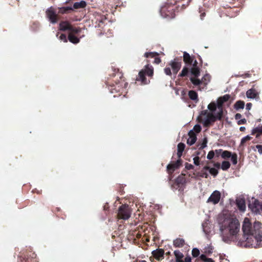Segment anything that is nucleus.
Returning <instances> with one entry per match:
<instances>
[{
  "label": "nucleus",
  "mask_w": 262,
  "mask_h": 262,
  "mask_svg": "<svg viewBox=\"0 0 262 262\" xmlns=\"http://www.w3.org/2000/svg\"><path fill=\"white\" fill-rule=\"evenodd\" d=\"M219 229L223 239L236 236L240 230L238 220L232 216L221 215L219 219Z\"/></svg>",
  "instance_id": "f257e3e1"
},
{
  "label": "nucleus",
  "mask_w": 262,
  "mask_h": 262,
  "mask_svg": "<svg viewBox=\"0 0 262 262\" xmlns=\"http://www.w3.org/2000/svg\"><path fill=\"white\" fill-rule=\"evenodd\" d=\"M230 98L229 95H225L220 97L217 100V105L214 102H212L208 105V108L210 111L214 112L217 109V117L222 118L223 115L222 105L225 102L227 101Z\"/></svg>",
  "instance_id": "f03ea898"
},
{
  "label": "nucleus",
  "mask_w": 262,
  "mask_h": 262,
  "mask_svg": "<svg viewBox=\"0 0 262 262\" xmlns=\"http://www.w3.org/2000/svg\"><path fill=\"white\" fill-rule=\"evenodd\" d=\"M213 112L205 110L203 111L199 117V119L200 122H201L204 126H207L211 122L215 121L216 119L220 120L221 118L217 117V112L213 114Z\"/></svg>",
  "instance_id": "7ed1b4c3"
},
{
  "label": "nucleus",
  "mask_w": 262,
  "mask_h": 262,
  "mask_svg": "<svg viewBox=\"0 0 262 262\" xmlns=\"http://www.w3.org/2000/svg\"><path fill=\"white\" fill-rule=\"evenodd\" d=\"M253 235L255 236V240L257 243H251V245L255 247L262 246V225L258 222H255L253 224Z\"/></svg>",
  "instance_id": "20e7f679"
},
{
  "label": "nucleus",
  "mask_w": 262,
  "mask_h": 262,
  "mask_svg": "<svg viewBox=\"0 0 262 262\" xmlns=\"http://www.w3.org/2000/svg\"><path fill=\"white\" fill-rule=\"evenodd\" d=\"M154 73L153 68L151 66L147 65L145 67L144 71H141L139 73V80H140L144 84H147L148 81H147L144 77V74H146L149 76H152Z\"/></svg>",
  "instance_id": "39448f33"
},
{
  "label": "nucleus",
  "mask_w": 262,
  "mask_h": 262,
  "mask_svg": "<svg viewBox=\"0 0 262 262\" xmlns=\"http://www.w3.org/2000/svg\"><path fill=\"white\" fill-rule=\"evenodd\" d=\"M242 230L245 235H251L253 232V225H252L250 220L246 217L244 219L242 225Z\"/></svg>",
  "instance_id": "423d86ee"
},
{
  "label": "nucleus",
  "mask_w": 262,
  "mask_h": 262,
  "mask_svg": "<svg viewBox=\"0 0 262 262\" xmlns=\"http://www.w3.org/2000/svg\"><path fill=\"white\" fill-rule=\"evenodd\" d=\"M131 210L130 208L126 205L121 206L118 211V216L123 220H127L130 216Z\"/></svg>",
  "instance_id": "0eeeda50"
},
{
  "label": "nucleus",
  "mask_w": 262,
  "mask_h": 262,
  "mask_svg": "<svg viewBox=\"0 0 262 262\" xmlns=\"http://www.w3.org/2000/svg\"><path fill=\"white\" fill-rule=\"evenodd\" d=\"M249 208L253 212L258 213L262 210V205L258 200L252 198L250 201Z\"/></svg>",
  "instance_id": "6e6552de"
},
{
  "label": "nucleus",
  "mask_w": 262,
  "mask_h": 262,
  "mask_svg": "<svg viewBox=\"0 0 262 262\" xmlns=\"http://www.w3.org/2000/svg\"><path fill=\"white\" fill-rule=\"evenodd\" d=\"M221 193L218 190H215L214 191L210 197L208 199L207 202V203H210L213 204H217L221 199Z\"/></svg>",
  "instance_id": "1a4fd4ad"
},
{
  "label": "nucleus",
  "mask_w": 262,
  "mask_h": 262,
  "mask_svg": "<svg viewBox=\"0 0 262 262\" xmlns=\"http://www.w3.org/2000/svg\"><path fill=\"white\" fill-rule=\"evenodd\" d=\"M168 66L171 68L172 73L176 75L181 68V62L177 59H174L169 62Z\"/></svg>",
  "instance_id": "9d476101"
},
{
  "label": "nucleus",
  "mask_w": 262,
  "mask_h": 262,
  "mask_svg": "<svg viewBox=\"0 0 262 262\" xmlns=\"http://www.w3.org/2000/svg\"><path fill=\"white\" fill-rule=\"evenodd\" d=\"M181 164V160H178L176 162H172L169 164L167 166V170L169 171V172H172L176 169H178Z\"/></svg>",
  "instance_id": "9b49d317"
},
{
  "label": "nucleus",
  "mask_w": 262,
  "mask_h": 262,
  "mask_svg": "<svg viewBox=\"0 0 262 262\" xmlns=\"http://www.w3.org/2000/svg\"><path fill=\"white\" fill-rule=\"evenodd\" d=\"M47 15L52 23L57 22V16L52 8H50L47 11Z\"/></svg>",
  "instance_id": "f8f14e48"
},
{
  "label": "nucleus",
  "mask_w": 262,
  "mask_h": 262,
  "mask_svg": "<svg viewBox=\"0 0 262 262\" xmlns=\"http://www.w3.org/2000/svg\"><path fill=\"white\" fill-rule=\"evenodd\" d=\"M257 243V241L255 240V236L253 234L249 235L246 238V243L244 244V246L257 248V247L253 246L251 245V243Z\"/></svg>",
  "instance_id": "ddd939ff"
},
{
  "label": "nucleus",
  "mask_w": 262,
  "mask_h": 262,
  "mask_svg": "<svg viewBox=\"0 0 262 262\" xmlns=\"http://www.w3.org/2000/svg\"><path fill=\"white\" fill-rule=\"evenodd\" d=\"M189 138L187 139V143L189 145H193L196 140V136L195 133L193 130H190L189 133Z\"/></svg>",
  "instance_id": "4468645a"
},
{
  "label": "nucleus",
  "mask_w": 262,
  "mask_h": 262,
  "mask_svg": "<svg viewBox=\"0 0 262 262\" xmlns=\"http://www.w3.org/2000/svg\"><path fill=\"white\" fill-rule=\"evenodd\" d=\"M246 96L248 98L255 99L258 96V93L255 90L251 89L247 91Z\"/></svg>",
  "instance_id": "2eb2a0df"
},
{
  "label": "nucleus",
  "mask_w": 262,
  "mask_h": 262,
  "mask_svg": "<svg viewBox=\"0 0 262 262\" xmlns=\"http://www.w3.org/2000/svg\"><path fill=\"white\" fill-rule=\"evenodd\" d=\"M158 53L156 52H150V53H146L145 54V56L146 57H155L154 62L155 63L158 64L161 62V59L160 58L157 57Z\"/></svg>",
  "instance_id": "dca6fc26"
},
{
  "label": "nucleus",
  "mask_w": 262,
  "mask_h": 262,
  "mask_svg": "<svg viewBox=\"0 0 262 262\" xmlns=\"http://www.w3.org/2000/svg\"><path fill=\"white\" fill-rule=\"evenodd\" d=\"M236 204L239 209L242 211H244L246 209V204L245 200L243 199H237L236 200Z\"/></svg>",
  "instance_id": "f3484780"
},
{
  "label": "nucleus",
  "mask_w": 262,
  "mask_h": 262,
  "mask_svg": "<svg viewBox=\"0 0 262 262\" xmlns=\"http://www.w3.org/2000/svg\"><path fill=\"white\" fill-rule=\"evenodd\" d=\"M59 29L61 31L70 30L71 26L68 21H62L59 24Z\"/></svg>",
  "instance_id": "a211bd4d"
},
{
  "label": "nucleus",
  "mask_w": 262,
  "mask_h": 262,
  "mask_svg": "<svg viewBox=\"0 0 262 262\" xmlns=\"http://www.w3.org/2000/svg\"><path fill=\"white\" fill-rule=\"evenodd\" d=\"M152 253L156 259H160L163 256L164 251L162 249H158L153 251Z\"/></svg>",
  "instance_id": "6ab92c4d"
},
{
  "label": "nucleus",
  "mask_w": 262,
  "mask_h": 262,
  "mask_svg": "<svg viewBox=\"0 0 262 262\" xmlns=\"http://www.w3.org/2000/svg\"><path fill=\"white\" fill-rule=\"evenodd\" d=\"M251 134L256 135V137L262 134V125L253 128L251 131Z\"/></svg>",
  "instance_id": "aec40b11"
},
{
  "label": "nucleus",
  "mask_w": 262,
  "mask_h": 262,
  "mask_svg": "<svg viewBox=\"0 0 262 262\" xmlns=\"http://www.w3.org/2000/svg\"><path fill=\"white\" fill-rule=\"evenodd\" d=\"M184 243V240L182 238H177L173 241V245L176 247H182Z\"/></svg>",
  "instance_id": "412c9836"
},
{
  "label": "nucleus",
  "mask_w": 262,
  "mask_h": 262,
  "mask_svg": "<svg viewBox=\"0 0 262 262\" xmlns=\"http://www.w3.org/2000/svg\"><path fill=\"white\" fill-rule=\"evenodd\" d=\"M185 145L182 143H180L178 145V156L180 158L182 155V152L184 150Z\"/></svg>",
  "instance_id": "4be33fe9"
},
{
  "label": "nucleus",
  "mask_w": 262,
  "mask_h": 262,
  "mask_svg": "<svg viewBox=\"0 0 262 262\" xmlns=\"http://www.w3.org/2000/svg\"><path fill=\"white\" fill-rule=\"evenodd\" d=\"M68 38L69 41L73 43H77L79 42V39L71 33H69Z\"/></svg>",
  "instance_id": "5701e85b"
},
{
  "label": "nucleus",
  "mask_w": 262,
  "mask_h": 262,
  "mask_svg": "<svg viewBox=\"0 0 262 262\" xmlns=\"http://www.w3.org/2000/svg\"><path fill=\"white\" fill-rule=\"evenodd\" d=\"M86 6V3L84 1L76 2L74 4L73 7L75 9L84 8Z\"/></svg>",
  "instance_id": "b1692460"
},
{
  "label": "nucleus",
  "mask_w": 262,
  "mask_h": 262,
  "mask_svg": "<svg viewBox=\"0 0 262 262\" xmlns=\"http://www.w3.org/2000/svg\"><path fill=\"white\" fill-rule=\"evenodd\" d=\"M183 58H184V61L185 62L188 63H191L192 60H191V57L189 55V54L188 53H187V52H185L184 53Z\"/></svg>",
  "instance_id": "393cba45"
},
{
  "label": "nucleus",
  "mask_w": 262,
  "mask_h": 262,
  "mask_svg": "<svg viewBox=\"0 0 262 262\" xmlns=\"http://www.w3.org/2000/svg\"><path fill=\"white\" fill-rule=\"evenodd\" d=\"M209 225V224L208 222H205L202 224L203 230L205 233H208L210 231V227H208Z\"/></svg>",
  "instance_id": "a878e982"
},
{
  "label": "nucleus",
  "mask_w": 262,
  "mask_h": 262,
  "mask_svg": "<svg viewBox=\"0 0 262 262\" xmlns=\"http://www.w3.org/2000/svg\"><path fill=\"white\" fill-rule=\"evenodd\" d=\"M245 106V103L243 101H237L234 107L236 110H239L241 108H243Z\"/></svg>",
  "instance_id": "bb28decb"
},
{
  "label": "nucleus",
  "mask_w": 262,
  "mask_h": 262,
  "mask_svg": "<svg viewBox=\"0 0 262 262\" xmlns=\"http://www.w3.org/2000/svg\"><path fill=\"white\" fill-rule=\"evenodd\" d=\"M189 98L193 100H197L198 99V95H197V93L193 91H190L189 92Z\"/></svg>",
  "instance_id": "cd10ccee"
},
{
  "label": "nucleus",
  "mask_w": 262,
  "mask_h": 262,
  "mask_svg": "<svg viewBox=\"0 0 262 262\" xmlns=\"http://www.w3.org/2000/svg\"><path fill=\"white\" fill-rule=\"evenodd\" d=\"M191 74L194 77H198L200 75V71L198 68L193 67L191 70Z\"/></svg>",
  "instance_id": "c85d7f7f"
},
{
  "label": "nucleus",
  "mask_w": 262,
  "mask_h": 262,
  "mask_svg": "<svg viewBox=\"0 0 262 262\" xmlns=\"http://www.w3.org/2000/svg\"><path fill=\"white\" fill-rule=\"evenodd\" d=\"M230 166V164L228 161H223L222 163L221 168L223 170H227Z\"/></svg>",
  "instance_id": "c756f323"
},
{
  "label": "nucleus",
  "mask_w": 262,
  "mask_h": 262,
  "mask_svg": "<svg viewBox=\"0 0 262 262\" xmlns=\"http://www.w3.org/2000/svg\"><path fill=\"white\" fill-rule=\"evenodd\" d=\"M198 77H193L190 78L191 82L195 85H198L201 84V81L197 78Z\"/></svg>",
  "instance_id": "7c9ffc66"
},
{
  "label": "nucleus",
  "mask_w": 262,
  "mask_h": 262,
  "mask_svg": "<svg viewBox=\"0 0 262 262\" xmlns=\"http://www.w3.org/2000/svg\"><path fill=\"white\" fill-rule=\"evenodd\" d=\"M174 254L176 256V259H182V258L183 257V254L179 250L174 251Z\"/></svg>",
  "instance_id": "2f4dec72"
},
{
  "label": "nucleus",
  "mask_w": 262,
  "mask_h": 262,
  "mask_svg": "<svg viewBox=\"0 0 262 262\" xmlns=\"http://www.w3.org/2000/svg\"><path fill=\"white\" fill-rule=\"evenodd\" d=\"M231 156L232 154L231 152L227 150L224 151L222 154V157L224 159L230 158L231 157Z\"/></svg>",
  "instance_id": "473e14b6"
},
{
  "label": "nucleus",
  "mask_w": 262,
  "mask_h": 262,
  "mask_svg": "<svg viewBox=\"0 0 262 262\" xmlns=\"http://www.w3.org/2000/svg\"><path fill=\"white\" fill-rule=\"evenodd\" d=\"M201 259L204 262H214V260L209 258H207L206 255L202 254L200 256Z\"/></svg>",
  "instance_id": "72a5a7b5"
},
{
  "label": "nucleus",
  "mask_w": 262,
  "mask_h": 262,
  "mask_svg": "<svg viewBox=\"0 0 262 262\" xmlns=\"http://www.w3.org/2000/svg\"><path fill=\"white\" fill-rule=\"evenodd\" d=\"M200 254V251L197 248H193L192 250V255L194 257H197Z\"/></svg>",
  "instance_id": "f704fd0d"
},
{
  "label": "nucleus",
  "mask_w": 262,
  "mask_h": 262,
  "mask_svg": "<svg viewBox=\"0 0 262 262\" xmlns=\"http://www.w3.org/2000/svg\"><path fill=\"white\" fill-rule=\"evenodd\" d=\"M251 139V137L249 135L245 136V137L242 139L241 144H244L245 142H246L248 141H249Z\"/></svg>",
  "instance_id": "c9c22d12"
},
{
  "label": "nucleus",
  "mask_w": 262,
  "mask_h": 262,
  "mask_svg": "<svg viewBox=\"0 0 262 262\" xmlns=\"http://www.w3.org/2000/svg\"><path fill=\"white\" fill-rule=\"evenodd\" d=\"M231 158V161H232L233 164L234 165L236 164L237 163L236 154H234L232 155Z\"/></svg>",
  "instance_id": "e433bc0d"
},
{
  "label": "nucleus",
  "mask_w": 262,
  "mask_h": 262,
  "mask_svg": "<svg viewBox=\"0 0 262 262\" xmlns=\"http://www.w3.org/2000/svg\"><path fill=\"white\" fill-rule=\"evenodd\" d=\"M201 130V127L200 125L199 124H196L194 125V126L193 127V131L194 132H196L197 133H199Z\"/></svg>",
  "instance_id": "4c0bfd02"
},
{
  "label": "nucleus",
  "mask_w": 262,
  "mask_h": 262,
  "mask_svg": "<svg viewBox=\"0 0 262 262\" xmlns=\"http://www.w3.org/2000/svg\"><path fill=\"white\" fill-rule=\"evenodd\" d=\"M164 73L167 75L170 76L171 75V74H172V72H171V70H170V67H166L164 69Z\"/></svg>",
  "instance_id": "58836bf2"
},
{
  "label": "nucleus",
  "mask_w": 262,
  "mask_h": 262,
  "mask_svg": "<svg viewBox=\"0 0 262 262\" xmlns=\"http://www.w3.org/2000/svg\"><path fill=\"white\" fill-rule=\"evenodd\" d=\"M209 172L214 176H216L218 173V171L215 168H211L209 169Z\"/></svg>",
  "instance_id": "ea45409f"
},
{
  "label": "nucleus",
  "mask_w": 262,
  "mask_h": 262,
  "mask_svg": "<svg viewBox=\"0 0 262 262\" xmlns=\"http://www.w3.org/2000/svg\"><path fill=\"white\" fill-rule=\"evenodd\" d=\"M70 32V33H78L80 32V29L78 28H74L71 26V29H70L69 30Z\"/></svg>",
  "instance_id": "a19ab883"
},
{
  "label": "nucleus",
  "mask_w": 262,
  "mask_h": 262,
  "mask_svg": "<svg viewBox=\"0 0 262 262\" xmlns=\"http://www.w3.org/2000/svg\"><path fill=\"white\" fill-rule=\"evenodd\" d=\"M207 143V140L206 138L204 139L202 143L200 145V148L203 149L206 147Z\"/></svg>",
  "instance_id": "79ce46f5"
},
{
  "label": "nucleus",
  "mask_w": 262,
  "mask_h": 262,
  "mask_svg": "<svg viewBox=\"0 0 262 262\" xmlns=\"http://www.w3.org/2000/svg\"><path fill=\"white\" fill-rule=\"evenodd\" d=\"M214 156V153L213 151H210L207 155V158L208 159L211 160L212 159Z\"/></svg>",
  "instance_id": "37998d69"
},
{
  "label": "nucleus",
  "mask_w": 262,
  "mask_h": 262,
  "mask_svg": "<svg viewBox=\"0 0 262 262\" xmlns=\"http://www.w3.org/2000/svg\"><path fill=\"white\" fill-rule=\"evenodd\" d=\"M193 163L195 165H199L200 164V159L198 157L193 158Z\"/></svg>",
  "instance_id": "c03bdc74"
},
{
  "label": "nucleus",
  "mask_w": 262,
  "mask_h": 262,
  "mask_svg": "<svg viewBox=\"0 0 262 262\" xmlns=\"http://www.w3.org/2000/svg\"><path fill=\"white\" fill-rule=\"evenodd\" d=\"M187 72H188L187 69L186 68H184L181 71V73H180V75L181 76H184L187 74Z\"/></svg>",
  "instance_id": "a18cd8bd"
},
{
  "label": "nucleus",
  "mask_w": 262,
  "mask_h": 262,
  "mask_svg": "<svg viewBox=\"0 0 262 262\" xmlns=\"http://www.w3.org/2000/svg\"><path fill=\"white\" fill-rule=\"evenodd\" d=\"M59 39L63 41L64 42H67V41L66 36V35H64L63 34H62L60 35V36L59 37Z\"/></svg>",
  "instance_id": "49530a36"
},
{
  "label": "nucleus",
  "mask_w": 262,
  "mask_h": 262,
  "mask_svg": "<svg viewBox=\"0 0 262 262\" xmlns=\"http://www.w3.org/2000/svg\"><path fill=\"white\" fill-rule=\"evenodd\" d=\"M256 148L258 150V152L260 154H262V145H257L256 146Z\"/></svg>",
  "instance_id": "de8ad7c7"
},
{
  "label": "nucleus",
  "mask_w": 262,
  "mask_h": 262,
  "mask_svg": "<svg viewBox=\"0 0 262 262\" xmlns=\"http://www.w3.org/2000/svg\"><path fill=\"white\" fill-rule=\"evenodd\" d=\"M246 123V119L244 118L238 121V124H244Z\"/></svg>",
  "instance_id": "09e8293b"
},
{
  "label": "nucleus",
  "mask_w": 262,
  "mask_h": 262,
  "mask_svg": "<svg viewBox=\"0 0 262 262\" xmlns=\"http://www.w3.org/2000/svg\"><path fill=\"white\" fill-rule=\"evenodd\" d=\"M242 118V115L241 114H236L235 116V118L237 120H241V118Z\"/></svg>",
  "instance_id": "8fccbe9b"
},
{
  "label": "nucleus",
  "mask_w": 262,
  "mask_h": 262,
  "mask_svg": "<svg viewBox=\"0 0 262 262\" xmlns=\"http://www.w3.org/2000/svg\"><path fill=\"white\" fill-rule=\"evenodd\" d=\"M209 81V76L208 75H206L204 76V77L202 78V81Z\"/></svg>",
  "instance_id": "3c124183"
},
{
  "label": "nucleus",
  "mask_w": 262,
  "mask_h": 262,
  "mask_svg": "<svg viewBox=\"0 0 262 262\" xmlns=\"http://www.w3.org/2000/svg\"><path fill=\"white\" fill-rule=\"evenodd\" d=\"M71 8H69V7H67V8H63L62 9H61V13H64L67 10H71Z\"/></svg>",
  "instance_id": "603ef678"
},
{
  "label": "nucleus",
  "mask_w": 262,
  "mask_h": 262,
  "mask_svg": "<svg viewBox=\"0 0 262 262\" xmlns=\"http://www.w3.org/2000/svg\"><path fill=\"white\" fill-rule=\"evenodd\" d=\"M252 107V104L251 103H248L246 105V108L248 110H250Z\"/></svg>",
  "instance_id": "864d4df0"
},
{
  "label": "nucleus",
  "mask_w": 262,
  "mask_h": 262,
  "mask_svg": "<svg viewBox=\"0 0 262 262\" xmlns=\"http://www.w3.org/2000/svg\"><path fill=\"white\" fill-rule=\"evenodd\" d=\"M185 262H191V258L189 257H186L185 258Z\"/></svg>",
  "instance_id": "5fc2aeb1"
},
{
  "label": "nucleus",
  "mask_w": 262,
  "mask_h": 262,
  "mask_svg": "<svg viewBox=\"0 0 262 262\" xmlns=\"http://www.w3.org/2000/svg\"><path fill=\"white\" fill-rule=\"evenodd\" d=\"M241 131H244L245 129V127L244 126H241L239 128Z\"/></svg>",
  "instance_id": "6e6d98bb"
},
{
  "label": "nucleus",
  "mask_w": 262,
  "mask_h": 262,
  "mask_svg": "<svg viewBox=\"0 0 262 262\" xmlns=\"http://www.w3.org/2000/svg\"><path fill=\"white\" fill-rule=\"evenodd\" d=\"M176 262H183L182 259H176Z\"/></svg>",
  "instance_id": "4d7b16f0"
},
{
  "label": "nucleus",
  "mask_w": 262,
  "mask_h": 262,
  "mask_svg": "<svg viewBox=\"0 0 262 262\" xmlns=\"http://www.w3.org/2000/svg\"><path fill=\"white\" fill-rule=\"evenodd\" d=\"M139 262H146L145 260H141Z\"/></svg>",
  "instance_id": "13d9d810"
}]
</instances>
